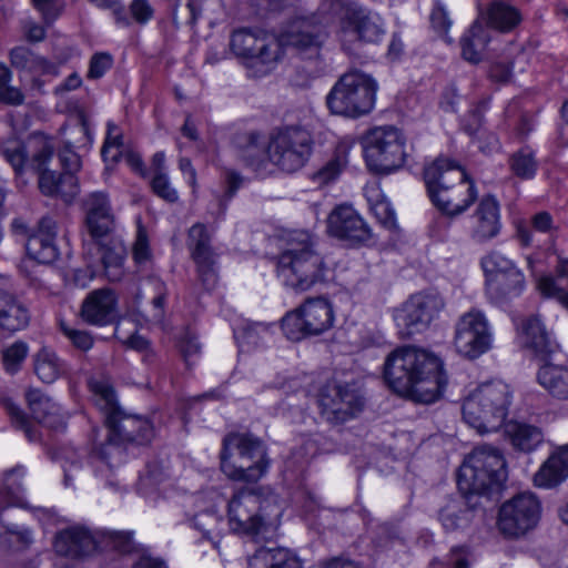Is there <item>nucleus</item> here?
<instances>
[{
    "instance_id": "obj_1",
    "label": "nucleus",
    "mask_w": 568,
    "mask_h": 568,
    "mask_svg": "<svg viewBox=\"0 0 568 568\" xmlns=\"http://www.w3.org/2000/svg\"><path fill=\"white\" fill-rule=\"evenodd\" d=\"M90 389L95 405L104 414L108 427V440L102 444L92 456V464L97 477L110 481L113 468L123 460L122 445L135 443L143 445L153 437V427L146 418L124 413L119 406L115 392L109 379H90Z\"/></svg>"
},
{
    "instance_id": "obj_2",
    "label": "nucleus",
    "mask_w": 568,
    "mask_h": 568,
    "mask_svg": "<svg viewBox=\"0 0 568 568\" xmlns=\"http://www.w3.org/2000/svg\"><path fill=\"white\" fill-rule=\"evenodd\" d=\"M384 378L395 393L420 404L439 399L447 384L440 358L412 346L396 348L386 357Z\"/></svg>"
},
{
    "instance_id": "obj_3",
    "label": "nucleus",
    "mask_w": 568,
    "mask_h": 568,
    "mask_svg": "<svg viewBox=\"0 0 568 568\" xmlns=\"http://www.w3.org/2000/svg\"><path fill=\"white\" fill-rule=\"evenodd\" d=\"M276 276L295 293L311 291L328 281L329 267L306 231H292L276 256Z\"/></svg>"
},
{
    "instance_id": "obj_4",
    "label": "nucleus",
    "mask_w": 568,
    "mask_h": 568,
    "mask_svg": "<svg viewBox=\"0 0 568 568\" xmlns=\"http://www.w3.org/2000/svg\"><path fill=\"white\" fill-rule=\"evenodd\" d=\"M432 203L444 214L457 216L476 201L478 192L466 172L453 161L438 158L424 170Z\"/></svg>"
},
{
    "instance_id": "obj_5",
    "label": "nucleus",
    "mask_w": 568,
    "mask_h": 568,
    "mask_svg": "<svg viewBox=\"0 0 568 568\" xmlns=\"http://www.w3.org/2000/svg\"><path fill=\"white\" fill-rule=\"evenodd\" d=\"M513 402V390L503 381L479 385L463 402V419L478 434L497 432L505 425Z\"/></svg>"
},
{
    "instance_id": "obj_6",
    "label": "nucleus",
    "mask_w": 568,
    "mask_h": 568,
    "mask_svg": "<svg viewBox=\"0 0 568 568\" xmlns=\"http://www.w3.org/2000/svg\"><path fill=\"white\" fill-rule=\"evenodd\" d=\"M264 444L248 434H230L223 439L221 470L232 480L256 483L268 470Z\"/></svg>"
},
{
    "instance_id": "obj_7",
    "label": "nucleus",
    "mask_w": 568,
    "mask_h": 568,
    "mask_svg": "<svg viewBox=\"0 0 568 568\" xmlns=\"http://www.w3.org/2000/svg\"><path fill=\"white\" fill-rule=\"evenodd\" d=\"M507 479L506 462L493 446L476 447L465 459L457 475L458 489L464 495H484L499 490Z\"/></svg>"
},
{
    "instance_id": "obj_8",
    "label": "nucleus",
    "mask_w": 568,
    "mask_h": 568,
    "mask_svg": "<svg viewBox=\"0 0 568 568\" xmlns=\"http://www.w3.org/2000/svg\"><path fill=\"white\" fill-rule=\"evenodd\" d=\"M282 508L262 505L253 491L242 489L227 504L230 530L245 536H273L281 525Z\"/></svg>"
},
{
    "instance_id": "obj_9",
    "label": "nucleus",
    "mask_w": 568,
    "mask_h": 568,
    "mask_svg": "<svg viewBox=\"0 0 568 568\" xmlns=\"http://www.w3.org/2000/svg\"><path fill=\"white\" fill-rule=\"evenodd\" d=\"M377 90L372 75L354 70L337 80L326 97V104L334 114L356 119L374 109Z\"/></svg>"
},
{
    "instance_id": "obj_10",
    "label": "nucleus",
    "mask_w": 568,
    "mask_h": 568,
    "mask_svg": "<svg viewBox=\"0 0 568 568\" xmlns=\"http://www.w3.org/2000/svg\"><path fill=\"white\" fill-rule=\"evenodd\" d=\"M74 146H64L59 152V160L64 169V173L48 170L47 165L53 156V150L50 145L43 148L33 156V166L39 172V187L47 196H60L64 202H71L79 193L78 179L75 172L81 168V159L73 151Z\"/></svg>"
},
{
    "instance_id": "obj_11",
    "label": "nucleus",
    "mask_w": 568,
    "mask_h": 568,
    "mask_svg": "<svg viewBox=\"0 0 568 568\" xmlns=\"http://www.w3.org/2000/svg\"><path fill=\"white\" fill-rule=\"evenodd\" d=\"M327 24V19L316 13L293 17L276 36L278 50L292 49L301 59L318 62L328 38Z\"/></svg>"
},
{
    "instance_id": "obj_12",
    "label": "nucleus",
    "mask_w": 568,
    "mask_h": 568,
    "mask_svg": "<svg viewBox=\"0 0 568 568\" xmlns=\"http://www.w3.org/2000/svg\"><path fill=\"white\" fill-rule=\"evenodd\" d=\"M230 48L237 58L246 61L250 69H256L255 77L268 74L283 59V51L278 50L276 36L263 30L234 31Z\"/></svg>"
},
{
    "instance_id": "obj_13",
    "label": "nucleus",
    "mask_w": 568,
    "mask_h": 568,
    "mask_svg": "<svg viewBox=\"0 0 568 568\" xmlns=\"http://www.w3.org/2000/svg\"><path fill=\"white\" fill-rule=\"evenodd\" d=\"M313 138L300 125H287L272 132L267 142V159L280 170L293 173L302 169L313 152Z\"/></svg>"
},
{
    "instance_id": "obj_14",
    "label": "nucleus",
    "mask_w": 568,
    "mask_h": 568,
    "mask_svg": "<svg viewBox=\"0 0 568 568\" xmlns=\"http://www.w3.org/2000/svg\"><path fill=\"white\" fill-rule=\"evenodd\" d=\"M364 158L369 171L388 174L405 163V139L394 126H377L363 139Z\"/></svg>"
},
{
    "instance_id": "obj_15",
    "label": "nucleus",
    "mask_w": 568,
    "mask_h": 568,
    "mask_svg": "<svg viewBox=\"0 0 568 568\" xmlns=\"http://www.w3.org/2000/svg\"><path fill=\"white\" fill-rule=\"evenodd\" d=\"M334 321V308L326 297H308L283 317L282 329L288 339L301 341L327 332L333 327Z\"/></svg>"
},
{
    "instance_id": "obj_16",
    "label": "nucleus",
    "mask_w": 568,
    "mask_h": 568,
    "mask_svg": "<svg viewBox=\"0 0 568 568\" xmlns=\"http://www.w3.org/2000/svg\"><path fill=\"white\" fill-rule=\"evenodd\" d=\"M486 276V294L494 303L518 297L525 290L523 271L514 261L498 251H491L480 260Z\"/></svg>"
},
{
    "instance_id": "obj_17",
    "label": "nucleus",
    "mask_w": 568,
    "mask_h": 568,
    "mask_svg": "<svg viewBox=\"0 0 568 568\" xmlns=\"http://www.w3.org/2000/svg\"><path fill=\"white\" fill-rule=\"evenodd\" d=\"M493 342V327L484 312L471 308L459 316L455 324L453 339V345L459 355L476 359L490 351Z\"/></svg>"
},
{
    "instance_id": "obj_18",
    "label": "nucleus",
    "mask_w": 568,
    "mask_h": 568,
    "mask_svg": "<svg viewBox=\"0 0 568 568\" xmlns=\"http://www.w3.org/2000/svg\"><path fill=\"white\" fill-rule=\"evenodd\" d=\"M384 32V23L378 13L357 3H348L343 7L337 36L345 50H351L349 45L357 41L377 42Z\"/></svg>"
},
{
    "instance_id": "obj_19",
    "label": "nucleus",
    "mask_w": 568,
    "mask_h": 568,
    "mask_svg": "<svg viewBox=\"0 0 568 568\" xmlns=\"http://www.w3.org/2000/svg\"><path fill=\"white\" fill-rule=\"evenodd\" d=\"M541 517V503L530 491L505 501L498 514V528L508 537H520L536 528Z\"/></svg>"
},
{
    "instance_id": "obj_20",
    "label": "nucleus",
    "mask_w": 568,
    "mask_h": 568,
    "mask_svg": "<svg viewBox=\"0 0 568 568\" xmlns=\"http://www.w3.org/2000/svg\"><path fill=\"white\" fill-rule=\"evenodd\" d=\"M318 405L322 416L328 423L342 424L363 409L364 398L348 385H334L321 393Z\"/></svg>"
},
{
    "instance_id": "obj_21",
    "label": "nucleus",
    "mask_w": 568,
    "mask_h": 568,
    "mask_svg": "<svg viewBox=\"0 0 568 568\" xmlns=\"http://www.w3.org/2000/svg\"><path fill=\"white\" fill-rule=\"evenodd\" d=\"M444 306V300L437 293L416 294L404 304L396 320L407 335H413L426 329Z\"/></svg>"
},
{
    "instance_id": "obj_22",
    "label": "nucleus",
    "mask_w": 568,
    "mask_h": 568,
    "mask_svg": "<svg viewBox=\"0 0 568 568\" xmlns=\"http://www.w3.org/2000/svg\"><path fill=\"white\" fill-rule=\"evenodd\" d=\"M82 209L90 239L102 243L115 226V214L109 194L103 191L87 194L82 200Z\"/></svg>"
},
{
    "instance_id": "obj_23",
    "label": "nucleus",
    "mask_w": 568,
    "mask_h": 568,
    "mask_svg": "<svg viewBox=\"0 0 568 568\" xmlns=\"http://www.w3.org/2000/svg\"><path fill=\"white\" fill-rule=\"evenodd\" d=\"M329 235L351 243H363L371 239V229L362 216L351 206H336L327 217Z\"/></svg>"
},
{
    "instance_id": "obj_24",
    "label": "nucleus",
    "mask_w": 568,
    "mask_h": 568,
    "mask_svg": "<svg viewBox=\"0 0 568 568\" xmlns=\"http://www.w3.org/2000/svg\"><path fill=\"white\" fill-rule=\"evenodd\" d=\"M501 230L500 205L494 195L483 196L469 220V235L476 243L497 237Z\"/></svg>"
},
{
    "instance_id": "obj_25",
    "label": "nucleus",
    "mask_w": 568,
    "mask_h": 568,
    "mask_svg": "<svg viewBox=\"0 0 568 568\" xmlns=\"http://www.w3.org/2000/svg\"><path fill=\"white\" fill-rule=\"evenodd\" d=\"M118 300L110 288H98L83 300L80 316L83 322L94 326H105L118 317Z\"/></svg>"
},
{
    "instance_id": "obj_26",
    "label": "nucleus",
    "mask_w": 568,
    "mask_h": 568,
    "mask_svg": "<svg viewBox=\"0 0 568 568\" xmlns=\"http://www.w3.org/2000/svg\"><path fill=\"white\" fill-rule=\"evenodd\" d=\"M100 540L83 527H70L58 534L54 541L57 554L70 558H82L93 554Z\"/></svg>"
},
{
    "instance_id": "obj_27",
    "label": "nucleus",
    "mask_w": 568,
    "mask_h": 568,
    "mask_svg": "<svg viewBox=\"0 0 568 568\" xmlns=\"http://www.w3.org/2000/svg\"><path fill=\"white\" fill-rule=\"evenodd\" d=\"M26 397L33 417L40 424L57 432L64 429L67 414L52 398L39 389L28 390Z\"/></svg>"
},
{
    "instance_id": "obj_28",
    "label": "nucleus",
    "mask_w": 568,
    "mask_h": 568,
    "mask_svg": "<svg viewBox=\"0 0 568 568\" xmlns=\"http://www.w3.org/2000/svg\"><path fill=\"white\" fill-rule=\"evenodd\" d=\"M93 248H97L101 253V262L108 280L111 282L120 281L124 274V246L119 242L109 240V236L103 239L102 243L93 241L92 239L84 241V250L87 254L92 255Z\"/></svg>"
},
{
    "instance_id": "obj_29",
    "label": "nucleus",
    "mask_w": 568,
    "mask_h": 568,
    "mask_svg": "<svg viewBox=\"0 0 568 568\" xmlns=\"http://www.w3.org/2000/svg\"><path fill=\"white\" fill-rule=\"evenodd\" d=\"M568 478V443L558 447L534 475V484L539 488L557 487Z\"/></svg>"
},
{
    "instance_id": "obj_30",
    "label": "nucleus",
    "mask_w": 568,
    "mask_h": 568,
    "mask_svg": "<svg viewBox=\"0 0 568 568\" xmlns=\"http://www.w3.org/2000/svg\"><path fill=\"white\" fill-rule=\"evenodd\" d=\"M539 385L555 400L568 402V366L544 364L537 373Z\"/></svg>"
},
{
    "instance_id": "obj_31",
    "label": "nucleus",
    "mask_w": 568,
    "mask_h": 568,
    "mask_svg": "<svg viewBox=\"0 0 568 568\" xmlns=\"http://www.w3.org/2000/svg\"><path fill=\"white\" fill-rule=\"evenodd\" d=\"M251 568H303L300 558L284 547H261L250 558Z\"/></svg>"
},
{
    "instance_id": "obj_32",
    "label": "nucleus",
    "mask_w": 568,
    "mask_h": 568,
    "mask_svg": "<svg viewBox=\"0 0 568 568\" xmlns=\"http://www.w3.org/2000/svg\"><path fill=\"white\" fill-rule=\"evenodd\" d=\"M524 344L531 348L537 355L547 357L552 354L557 345L551 342L541 321L538 317H528L518 326Z\"/></svg>"
},
{
    "instance_id": "obj_33",
    "label": "nucleus",
    "mask_w": 568,
    "mask_h": 568,
    "mask_svg": "<svg viewBox=\"0 0 568 568\" xmlns=\"http://www.w3.org/2000/svg\"><path fill=\"white\" fill-rule=\"evenodd\" d=\"M237 156L245 165L260 168L267 158V144L258 132L251 131L240 134L235 139Z\"/></svg>"
},
{
    "instance_id": "obj_34",
    "label": "nucleus",
    "mask_w": 568,
    "mask_h": 568,
    "mask_svg": "<svg viewBox=\"0 0 568 568\" xmlns=\"http://www.w3.org/2000/svg\"><path fill=\"white\" fill-rule=\"evenodd\" d=\"M33 371L37 377L52 384L67 371V365L50 347L43 346L33 355Z\"/></svg>"
},
{
    "instance_id": "obj_35",
    "label": "nucleus",
    "mask_w": 568,
    "mask_h": 568,
    "mask_svg": "<svg viewBox=\"0 0 568 568\" xmlns=\"http://www.w3.org/2000/svg\"><path fill=\"white\" fill-rule=\"evenodd\" d=\"M504 426L506 437L517 450L531 452L542 442L541 430L534 425L510 420Z\"/></svg>"
},
{
    "instance_id": "obj_36",
    "label": "nucleus",
    "mask_w": 568,
    "mask_h": 568,
    "mask_svg": "<svg viewBox=\"0 0 568 568\" xmlns=\"http://www.w3.org/2000/svg\"><path fill=\"white\" fill-rule=\"evenodd\" d=\"M483 17L487 27L500 32H510L521 21L520 11L504 1L491 2Z\"/></svg>"
},
{
    "instance_id": "obj_37",
    "label": "nucleus",
    "mask_w": 568,
    "mask_h": 568,
    "mask_svg": "<svg viewBox=\"0 0 568 568\" xmlns=\"http://www.w3.org/2000/svg\"><path fill=\"white\" fill-rule=\"evenodd\" d=\"M30 313L22 300L13 294H2V331L14 333L26 328Z\"/></svg>"
},
{
    "instance_id": "obj_38",
    "label": "nucleus",
    "mask_w": 568,
    "mask_h": 568,
    "mask_svg": "<svg viewBox=\"0 0 568 568\" xmlns=\"http://www.w3.org/2000/svg\"><path fill=\"white\" fill-rule=\"evenodd\" d=\"M489 41L488 28L476 21L460 40L463 58L471 63L479 62Z\"/></svg>"
},
{
    "instance_id": "obj_39",
    "label": "nucleus",
    "mask_w": 568,
    "mask_h": 568,
    "mask_svg": "<svg viewBox=\"0 0 568 568\" xmlns=\"http://www.w3.org/2000/svg\"><path fill=\"white\" fill-rule=\"evenodd\" d=\"M191 526L216 546L225 531L223 517L213 508L200 511L190 518Z\"/></svg>"
},
{
    "instance_id": "obj_40",
    "label": "nucleus",
    "mask_w": 568,
    "mask_h": 568,
    "mask_svg": "<svg viewBox=\"0 0 568 568\" xmlns=\"http://www.w3.org/2000/svg\"><path fill=\"white\" fill-rule=\"evenodd\" d=\"M24 476L23 467L8 470L2 478V508L6 506L23 507L26 505L21 479Z\"/></svg>"
},
{
    "instance_id": "obj_41",
    "label": "nucleus",
    "mask_w": 568,
    "mask_h": 568,
    "mask_svg": "<svg viewBox=\"0 0 568 568\" xmlns=\"http://www.w3.org/2000/svg\"><path fill=\"white\" fill-rule=\"evenodd\" d=\"M151 297V304H152V314L151 320L154 322H162L164 317V305L166 301L168 295V288L165 283L158 278V277H148L143 284L142 288L138 295V297L141 296H149Z\"/></svg>"
},
{
    "instance_id": "obj_42",
    "label": "nucleus",
    "mask_w": 568,
    "mask_h": 568,
    "mask_svg": "<svg viewBox=\"0 0 568 568\" xmlns=\"http://www.w3.org/2000/svg\"><path fill=\"white\" fill-rule=\"evenodd\" d=\"M61 134L64 144L77 149L90 146L93 142L88 121L83 113L78 114L72 122L67 123L61 129Z\"/></svg>"
},
{
    "instance_id": "obj_43",
    "label": "nucleus",
    "mask_w": 568,
    "mask_h": 568,
    "mask_svg": "<svg viewBox=\"0 0 568 568\" xmlns=\"http://www.w3.org/2000/svg\"><path fill=\"white\" fill-rule=\"evenodd\" d=\"M26 251L30 258L41 264H50L59 255L54 240L41 235H30L26 243Z\"/></svg>"
},
{
    "instance_id": "obj_44",
    "label": "nucleus",
    "mask_w": 568,
    "mask_h": 568,
    "mask_svg": "<svg viewBox=\"0 0 568 568\" xmlns=\"http://www.w3.org/2000/svg\"><path fill=\"white\" fill-rule=\"evenodd\" d=\"M29 354V345L23 341H16L2 346V369L9 375L21 371Z\"/></svg>"
},
{
    "instance_id": "obj_45",
    "label": "nucleus",
    "mask_w": 568,
    "mask_h": 568,
    "mask_svg": "<svg viewBox=\"0 0 568 568\" xmlns=\"http://www.w3.org/2000/svg\"><path fill=\"white\" fill-rule=\"evenodd\" d=\"M347 164L346 149L338 148L332 159L313 174L314 182L320 185L335 181Z\"/></svg>"
},
{
    "instance_id": "obj_46",
    "label": "nucleus",
    "mask_w": 568,
    "mask_h": 568,
    "mask_svg": "<svg viewBox=\"0 0 568 568\" xmlns=\"http://www.w3.org/2000/svg\"><path fill=\"white\" fill-rule=\"evenodd\" d=\"M189 246L193 260L214 255L210 245V235L204 224L196 223L189 231Z\"/></svg>"
},
{
    "instance_id": "obj_47",
    "label": "nucleus",
    "mask_w": 568,
    "mask_h": 568,
    "mask_svg": "<svg viewBox=\"0 0 568 568\" xmlns=\"http://www.w3.org/2000/svg\"><path fill=\"white\" fill-rule=\"evenodd\" d=\"M368 193H371L368 200H374V203H372V211L377 220L386 229H394L396 226V215L390 203L382 195L377 187H372Z\"/></svg>"
},
{
    "instance_id": "obj_48",
    "label": "nucleus",
    "mask_w": 568,
    "mask_h": 568,
    "mask_svg": "<svg viewBox=\"0 0 568 568\" xmlns=\"http://www.w3.org/2000/svg\"><path fill=\"white\" fill-rule=\"evenodd\" d=\"M2 408H4L9 415L13 427L23 430L26 437L30 442L37 440L38 436L32 423L18 405L9 398H2Z\"/></svg>"
},
{
    "instance_id": "obj_49",
    "label": "nucleus",
    "mask_w": 568,
    "mask_h": 568,
    "mask_svg": "<svg viewBox=\"0 0 568 568\" xmlns=\"http://www.w3.org/2000/svg\"><path fill=\"white\" fill-rule=\"evenodd\" d=\"M513 172L520 179H531L537 171V162L534 152L528 148H523L510 159Z\"/></svg>"
},
{
    "instance_id": "obj_50",
    "label": "nucleus",
    "mask_w": 568,
    "mask_h": 568,
    "mask_svg": "<svg viewBox=\"0 0 568 568\" xmlns=\"http://www.w3.org/2000/svg\"><path fill=\"white\" fill-rule=\"evenodd\" d=\"M31 2L48 27L52 26L65 9L64 0H31Z\"/></svg>"
},
{
    "instance_id": "obj_51",
    "label": "nucleus",
    "mask_w": 568,
    "mask_h": 568,
    "mask_svg": "<svg viewBox=\"0 0 568 568\" xmlns=\"http://www.w3.org/2000/svg\"><path fill=\"white\" fill-rule=\"evenodd\" d=\"M537 287L541 295L557 300L562 306L568 307V292L560 287L550 275L538 278Z\"/></svg>"
},
{
    "instance_id": "obj_52",
    "label": "nucleus",
    "mask_w": 568,
    "mask_h": 568,
    "mask_svg": "<svg viewBox=\"0 0 568 568\" xmlns=\"http://www.w3.org/2000/svg\"><path fill=\"white\" fill-rule=\"evenodd\" d=\"M116 130L114 123H108V133L101 149V156L104 162L115 163L120 158V146L122 145V136L119 134L113 135Z\"/></svg>"
},
{
    "instance_id": "obj_53",
    "label": "nucleus",
    "mask_w": 568,
    "mask_h": 568,
    "mask_svg": "<svg viewBox=\"0 0 568 568\" xmlns=\"http://www.w3.org/2000/svg\"><path fill=\"white\" fill-rule=\"evenodd\" d=\"M197 266L200 281L205 290H211L217 282L214 255L194 260Z\"/></svg>"
},
{
    "instance_id": "obj_54",
    "label": "nucleus",
    "mask_w": 568,
    "mask_h": 568,
    "mask_svg": "<svg viewBox=\"0 0 568 568\" xmlns=\"http://www.w3.org/2000/svg\"><path fill=\"white\" fill-rule=\"evenodd\" d=\"M132 254L139 265L146 263L152 256L146 231L141 224L138 225Z\"/></svg>"
},
{
    "instance_id": "obj_55",
    "label": "nucleus",
    "mask_w": 568,
    "mask_h": 568,
    "mask_svg": "<svg viewBox=\"0 0 568 568\" xmlns=\"http://www.w3.org/2000/svg\"><path fill=\"white\" fill-rule=\"evenodd\" d=\"M200 9L194 0H186L184 4L176 3L172 10V19L175 24L185 22L194 24L199 18Z\"/></svg>"
},
{
    "instance_id": "obj_56",
    "label": "nucleus",
    "mask_w": 568,
    "mask_h": 568,
    "mask_svg": "<svg viewBox=\"0 0 568 568\" xmlns=\"http://www.w3.org/2000/svg\"><path fill=\"white\" fill-rule=\"evenodd\" d=\"M59 325H60V329L63 333V335L77 348H79L81 351H88L93 346V338L88 332L72 328L63 321H60Z\"/></svg>"
},
{
    "instance_id": "obj_57",
    "label": "nucleus",
    "mask_w": 568,
    "mask_h": 568,
    "mask_svg": "<svg viewBox=\"0 0 568 568\" xmlns=\"http://www.w3.org/2000/svg\"><path fill=\"white\" fill-rule=\"evenodd\" d=\"M153 192L168 202H176L179 199L178 192L171 186L168 175L164 172L154 174L152 182Z\"/></svg>"
},
{
    "instance_id": "obj_58",
    "label": "nucleus",
    "mask_w": 568,
    "mask_h": 568,
    "mask_svg": "<svg viewBox=\"0 0 568 568\" xmlns=\"http://www.w3.org/2000/svg\"><path fill=\"white\" fill-rule=\"evenodd\" d=\"M113 60L109 53L100 52L92 55L88 70L89 79H99L112 67Z\"/></svg>"
},
{
    "instance_id": "obj_59",
    "label": "nucleus",
    "mask_w": 568,
    "mask_h": 568,
    "mask_svg": "<svg viewBox=\"0 0 568 568\" xmlns=\"http://www.w3.org/2000/svg\"><path fill=\"white\" fill-rule=\"evenodd\" d=\"M11 79L10 70L2 64V102L13 105L21 104L24 100L22 92L13 87H7V82Z\"/></svg>"
},
{
    "instance_id": "obj_60",
    "label": "nucleus",
    "mask_w": 568,
    "mask_h": 568,
    "mask_svg": "<svg viewBox=\"0 0 568 568\" xmlns=\"http://www.w3.org/2000/svg\"><path fill=\"white\" fill-rule=\"evenodd\" d=\"M261 332H266V328L263 325H250L244 327L241 331L234 332V337L240 344L241 347L244 346H257L258 344V335Z\"/></svg>"
},
{
    "instance_id": "obj_61",
    "label": "nucleus",
    "mask_w": 568,
    "mask_h": 568,
    "mask_svg": "<svg viewBox=\"0 0 568 568\" xmlns=\"http://www.w3.org/2000/svg\"><path fill=\"white\" fill-rule=\"evenodd\" d=\"M130 13L138 23L145 24L153 18L154 10L148 0H132Z\"/></svg>"
},
{
    "instance_id": "obj_62",
    "label": "nucleus",
    "mask_w": 568,
    "mask_h": 568,
    "mask_svg": "<svg viewBox=\"0 0 568 568\" xmlns=\"http://www.w3.org/2000/svg\"><path fill=\"white\" fill-rule=\"evenodd\" d=\"M109 544L120 552H130L133 549L132 534L125 531H108L104 534Z\"/></svg>"
},
{
    "instance_id": "obj_63",
    "label": "nucleus",
    "mask_w": 568,
    "mask_h": 568,
    "mask_svg": "<svg viewBox=\"0 0 568 568\" xmlns=\"http://www.w3.org/2000/svg\"><path fill=\"white\" fill-rule=\"evenodd\" d=\"M28 72L37 75L57 77L59 74L58 65L39 54H34Z\"/></svg>"
},
{
    "instance_id": "obj_64",
    "label": "nucleus",
    "mask_w": 568,
    "mask_h": 568,
    "mask_svg": "<svg viewBox=\"0 0 568 568\" xmlns=\"http://www.w3.org/2000/svg\"><path fill=\"white\" fill-rule=\"evenodd\" d=\"M34 54L26 47H17L10 51V62L17 69L29 71Z\"/></svg>"
}]
</instances>
